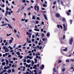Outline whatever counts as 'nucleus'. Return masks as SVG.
Instances as JSON below:
<instances>
[{
  "instance_id": "nucleus-38",
  "label": "nucleus",
  "mask_w": 74,
  "mask_h": 74,
  "mask_svg": "<svg viewBox=\"0 0 74 74\" xmlns=\"http://www.w3.org/2000/svg\"><path fill=\"white\" fill-rule=\"evenodd\" d=\"M31 10L30 8H27V10Z\"/></svg>"
},
{
  "instance_id": "nucleus-45",
  "label": "nucleus",
  "mask_w": 74,
  "mask_h": 74,
  "mask_svg": "<svg viewBox=\"0 0 74 74\" xmlns=\"http://www.w3.org/2000/svg\"><path fill=\"white\" fill-rule=\"evenodd\" d=\"M14 32L15 33H16L17 32V31H16V30H15V29H14Z\"/></svg>"
},
{
  "instance_id": "nucleus-14",
  "label": "nucleus",
  "mask_w": 74,
  "mask_h": 74,
  "mask_svg": "<svg viewBox=\"0 0 74 74\" xmlns=\"http://www.w3.org/2000/svg\"><path fill=\"white\" fill-rule=\"evenodd\" d=\"M66 14L67 15H68V16L70 15V13H69V12H68V11L66 12Z\"/></svg>"
},
{
  "instance_id": "nucleus-59",
  "label": "nucleus",
  "mask_w": 74,
  "mask_h": 74,
  "mask_svg": "<svg viewBox=\"0 0 74 74\" xmlns=\"http://www.w3.org/2000/svg\"><path fill=\"white\" fill-rule=\"evenodd\" d=\"M73 68H74V67H71L70 68V69H73Z\"/></svg>"
},
{
  "instance_id": "nucleus-4",
  "label": "nucleus",
  "mask_w": 74,
  "mask_h": 74,
  "mask_svg": "<svg viewBox=\"0 0 74 74\" xmlns=\"http://www.w3.org/2000/svg\"><path fill=\"white\" fill-rule=\"evenodd\" d=\"M44 65L42 64L41 66V67H40V70H42V69H44Z\"/></svg>"
},
{
  "instance_id": "nucleus-3",
  "label": "nucleus",
  "mask_w": 74,
  "mask_h": 74,
  "mask_svg": "<svg viewBox=\"0 0 74 74\" xmlns=\"http://www.w3.org/2000/svg\"><path fill=\"white\" fill-rule=\"evenodd\" d=\"M64 26V31H66V29H67V27H66V25H65V24H63Z\"/></svg>"
},
{
  "instance_id": "nucleus-21",
  "label": "nucleus",
  "mask_w": 74,
  "mask_h": 74,
  "mask_svg": "<svg viewBox=\"0 0 74 74\" xmlns=\"http://www.w3.org/2000/svg\"><path fill=\"white\" fill-rule=\"evenodd\" d=\"M34 67H33V69H37L36 68V67H37V65H35L34 66Z\"/></svg>"
},
{
  "instance_id": "nucleus-35",
  "label": "nucleus",
  "mask_w": 74,
  "mask_h": 74,
  "mask_svg": "<svg viewBox=\"0 0 74 74\" xmlns=\"http://www.w3.org/2000/svg\"><path fill=\"white\" fill-rule=\"evenodd\" d=\"M36 24H38L39 23L38 21H36Z\"/></svg>"
},
{
  "instance_id": "nucleus-46",
  "label": "nucleus",
  "mask_w": 74,
  "mask_h": 74,
  "mask_svg": "<svg viewBox=\"0 0 74 74\" xmlns=\"http://www.w3.org/2000/svg\"><path fill=\"white\" fill-rule=\"evenodd\" d=\"M21 45H19L18 46V48H21Z\"/></svg>"
},
{
  "instance_id": "nucleus-15",
  "label": "nucleus",
  "mask_w": 74,
  "mask_h": 74,
  "mask_svg": "<svg viewBox=\"0 0 74 74\" xmlns=\"http://www.w3.org/2000/svg\"><path fill=\"white\" fill-rule=\"evenodd\" d=\"M37 11L38 12V11H39V7H38V6H37Z\"/></svg>"
},
{
  "instance_id": "nucleus-24",
  "label": "nucleus",
  "mask_w": 74,
  "mask_h": 74,
  "mask_svg": "<svg viewBox=\"0 0 74 74\" xmlns=\"http://www.w3.org/2000/svg\"><path fill=\"white\" fill-rule=\"evenodd\" d=\"M6 25H7V24L5 23L4 24H2L1 26H6Z\"/></svg>"
},
{
  "instance_id": "nucleus-44",
  "label": "nucleus",
  "mask_w": 74,
  "mask_h": 74,
  "mask_svg": "<svg viewBox=\"0 0 74 74\" xmlns=\"http://www.w3.org/2000/svg\"><path fill=\"white\" fill-rule=\"evenodd\" d=\"M8 15H11V12H8Z\"/></svg>"
},
{
  "instance_id": "nucleus-51",
  "label": "nucleus",
  "mask_w": 74,
  "mask_h": 74,
  "mask_svg": "<svg viewBox=\"0 0 74 74\" xmlns=\"http://www.w3.org/2000/svg\"><path fill=\"white\" fill-rule=\"evenodd\" d=\"M29 57H30V56H27V59H29Z\"/></svg>"
},
{
  "instance_id": "nucleus-56",
  "label": "nucleus",
  "mask_w": 74,
  "mask_h": 74,
  "mask_svg": "<svg viewBox=\"0 0 74 74\" xmlns=\"http://www.w3.org/2000/svg\"><path fill=\"white\" fill-rule=\"evenodd\" d=\"M32 42H33L34 41V39H32Z\"/></svg>"
},
{
  "instance_id": "nucleus-23",
  "label": "nucleus",
  "mask_w": 74,
  "mask_h": 74,
  "mask_svg": "<svg viewBox=\"0 0 74 74\" xmlns=\"http://www.w3.org/2000/svg\"><path fill=\"white\" fill-rule=\"evenodd\" d=\"M35 31H37L38 32H39V31H40V30H39V29H35Z\"/></svg>"
},
{
  "instance_id": "nucleus-26",
  "label": "nucleus",
  "mask_w": 74,
  "mask_h": 74,
  "mask_svg": "<svg viewBox=\"0 0 74 74\" xmlns=\"http://www.w3.org/2000/svg\"><path fill=\"white\" fill-rule=\"evenodd\" d=\"M2 64L3 66H5V62H3L2 63Z\"/></svg>"
},
{
  "instance_id": "nucleus-53",
  "label": "nucleus",
  "mask_w": 74,
  "mask_h": 74,
  "mask_svg": "<svg viewBox=\"0 0 74 74\" xmlns=\"http://www.w3.org/2000/svg\"><path fill=\"white\" fill-rule=\"evenodd\" d=\"M25 19H22L21 21H25Z\"/></svg>"
},
{
  "instance_id": "nucleus-13",
  "label": "nucleus",
  "mask_w": 74,
  "mask_h": 74,
  "mask_svg": "<svg viewBox=\"0 0 74 74\" xmlns=\"http://www.w3.org/2000/svg\"><path fill=\"white\" fill-rule=\"evenodd\" d=\"M9 51V50L7 48H6V49L5 50V52H8Z\"/></svg>"
},
{
  "instance_id": "nucleus-39",
  "label": "nucleus",
  "mask_w": 74,
  "mask_h": 74,
  "mask_svg": "<svg viewBox=\"0 0 74 74\" xmlns=\"http://www.w3.org/2000/svg\"><path fill=\"white\" fill-rule=\"evenodd\" d=\"M71 61L72 62H74V59H71Z\"/></svg>"
},
{
  "instance_id": "nucleus-29",
  "label": "nucleus",
  "mask_w": 74,
  "mask_h": 74,
  "mask_svg": "<svg viewBox=\"0 0 74 74\" xmlns=\"http://www.w3.org/2000/svg\"><path fill=\"white\" fill-rule=\"evenodd\" d=\"M5 19L6 21H7L8 22V19L6 18H5Z\"/></svg>"
},
{
  "instance_id": "nucleus-43",
  "label": "nucleus",
  "mask_w": 74,
  "mask_h": 74,
  "mask_svg": "<svg viewBox=\"0 0 74 74\" xmlns=\"http://www.w3.org/2000/svg\"><path fill=\"white\" fill-rule=\"evenodd\" d=\"M29 59H32V56H29Z\"/></svg>"
},
{
  "instance_id": "nucleus-2",
  "label": "nucleus",
  "mask_w": 74,
  "mask_h": 74,
  "mask_svg": "<svg viewBox=\"0 0 74 74\" xmlns=\"http://www.w3.org/2000/svg\"><path fill=\"white\" fill-rule=\"evenodd\" d=\"M26 33L27 35H28L29 36V38H31V36H32V34H31V33H29L28 32H27Z\"/></svg>"
},
{
  "instance_id": "nucleus-20",
  "label": "nucleus",
  "mask_w": 74,
  "mask_h": 74,
  "mask_svg": "<svg viewBox=\"0 0 74 74\" xmlns=\"http://www.w3.org/2000/svg\"><path fill=\"white\" fill-rule=\"evenodd\" d=\"M62 72H64V71H65V68H63L62 70Z\"/></svg>"
},
{
  "instance_id": "nucleus-58",
  "label": "nucleus",
  "mask_w": 74,
  "mask_h": 74,
  "mask_svg": "<svg viewBox=\"0 0 74 74\" xmlns=\"http://www.w3.org/2000/svg\"><path fill=\"white\" fill-rule=\"evenodd\" d=\"M34 73H36V72H37V71L36 70H34Z\"/></svg>"
},
{
  "instance_id": "nucleus-50",
  "label": "nucleus",
  "mask_w": 74,
  "mask_h": 74,
  "mask_svg": "<svg viewBox=\"0 0 74 74\" xmlns=\"http://www.w3.org/2000/svg\"><path fill=\"white\" fill-rule=\"evenodd\" d=\"M38 35V32L36 34V36H37Z\"/></svg>"
},
{
  "instance_id": "nucleus-47",
  "label": "nucleus",
  "mask_w": 74,
  "mask_h": 74,
  "mask_svg": "<svg viewBox=\"0 0 74 74\" xmlns=\"http://www.w3.org/2000/svg\"><path fill=\"white\" fill-rule=\"evenodd\" d=\"M8 58H10V57H11V55H9V56H8Z\"/></svg>"
},
{
  "instance_id": "nucleus-1",
  "label": "nucleus",
  "mask_w": 74,
  "mask_h": 74,
  "mask_svg": "<svg viewBox=\"0 0 74 74\" xmlns=\"http://www.w3.org/2000/svg\"><path fill=\"white\" fill-rule=\"evenodd\" d=\"M73 38H72L70 40L69 42V44L72 45V44H73Z\"/></svg>"
},
{
  "instance_id": "nucleus-64",
  "label": "nucleus",
  "mask_w": 74,
  "mask_h": 74,
  "mask_svg": "<svg viewBox=\"0 0 74 74\" xmlns=\"http://www.w3.org/2000/svg\"><path fill=\"white\" fill-rule=\"evenodd\" d=\"M10 63H13V62L12 61H10Z\"/></svg>"
},
{
  "instance_id": "nucleus-63",
  "label": "nucleus",
  "mask_w": 74,
  "mask_h": 74,
  "mask_svg": "<svg viewBox=\"0 0 74 74\" xmlns=\"http://www.w3.org/2000/svg\"><path fill=\"white\" fill-rule=\"evenodd\" d=\"M37 20H40V18L39 17H37Z\"/></svg>"
},
{
  "instance_id": "nucleus-37",
  "label": "nucleus",
  "mask_w": 74,
  "mask_h": 74,
  "mask_svg": "<svg viewBox=\"0 0 74 74\" xmlns=\"http://www.w3.org/2000/svg\"><path fill=\"white\" fill-rule=\"evenodd\" d=\"M69 60V59H67L66 61V62H69V60Z\"/></svg>"
},
{
  "instance_id": "nucleus-10",
  "label": "nucleus",
  "mask_w": 74,
  "mask_h": 74,
  "mask_svg": "<svg viewBox=\"0 0 74 74\" xmlns=\"http://www.w3.org/2000/svg\"><path fill=\"white\" fill-rule=\"evenodd\" d=\"M8 25L9 28H10V29H12V27H11V25H10V24H8Z\"/></svg>"
},
{
  "instance_id": "nucleus-8",
  "label": "nucleus",
  "mask_w": 74,
  "mask_h": 74,
  "mask_svg": "<svg viewBox=\"0 0 74 74\" xmlns=\"http://www.w3.org/2000/svg\"><path fill=\"white\" fill-rule=\"evenodd\" d=\"M8 14V10L6 11V12L5 13V16H7V15Z\"/></svg>"
},
{
  "instance_id": "nucleus-22",
  "label": "nucleus",
  "mask_w": 74,
  "mask_h": 74,
  "mask_svg": "<svg viewBox=\"0 0 74 74\" xmlns=\"http://www.w3.org/2000/svg\"><path fill=\"white\" fill-rule=\"evenodd\" d=\"M49 36H50V34H49V33H47V37H49Z\"/></svg>"
},
{
  "instance_id": "nucleus-48",
  "label": "nucleus",
  "mask_w": 74,
  "mask_h": 74,
  "mask_svg": "<svg viewBox=\"0 0 74 74\" xmlns=\"http://www.w3.org/2000/svg\"><path fill=\"white\" fill-rule=\"evenodd\" d=\"M14 71H15V70H14V69H12V72H13V73H14Z\"/></svg>"
},
{
  "instance_id": "nucleus-27",
  "label": "nucleus",
  "mask_w": 74,
  "mask_h": 74,
  "mask_svg": "<svg viewBox=\"0 0 74 74\" xmlns=\"http://www.w3.org/2000/svg\"><path fill=\"white\" fill-rule=\"evenodd\" d=\"M67 48H65L64 49H63V51H67Z\"/></svg>"
},
{
  "instance_id": "nucleus-57",
  "label": "nucleus",
  "mask_w": 74,
  "mask_h": 74,
  "mask_svg": "<svg viewBox=\"0 0 74 74\" xmlns=\"http://www.w3.org/2000/svg\"><path fill=\"white\" fill-rule=\"evenodd\" d=\"M3 72H4V73H5V72H6V71H7V70H4L3 71Z\"/></svg>"
},
{
  "instance_id": "nucleus-36",
  "label": "nucleus",
  "mask_w": 74,
  "mask_h": 74,
  "mask_svg": "<svg viewBox=\"0 0 74 74\" xmlns=\"http://www.w3.org/2000/svg\"><path fill=\"white\" fill-rule=\"evenodd\" d=\"M23 2V3H26V1L25 0H23L22 1Z\"/></svg>"
},
{
  "instance_id": "nucleus-11",
  "label": "nucleus",
  "mask_w": 74,
  "mask_h": 74,
  "mask_svg": "<svg viewBox=\"0 0 74 74\" xmlns=\"http://www.w3.org/2000/svg\"><path fill=\"white\" fill-rule=\"evenodd\" d=\"M32 19H36V16H34L33 15Z\"/></svg>"
},
{
  "instance_id": "nucleus-18",
  "label": "nucleus",
  "mask_w": 74,
  "mask_h": 74,
  "mask_svg": "<svg viewBox=\"0 0 74 74\" xmlns=\"http://www.w3.org/2000/svg\"><path fill=\"white\" fill-rule=\"evenodd\" d=\"M16 54H17V55H20V53H19V51H18L16 53Z\"/></svg>"
},
{
  "instance_id": "nucleus-60",
  "label": "nucleus",
  "mask_w": 74,
  "mask_h": 74,
  "mask_svg": "<svg viewBox=\"0 0 74 74\" xmlns=\"http://www.w3.org/2000/svg\"><path fill=\"white\" fill-rule=\"evenodd\" d=\"M31 15V13H30V12H29L28 14V15Z\"/></svg>"
},
{
  "instance_id": "nucleus-62",
  "label": "nucleus",
  "mask_w": 74,
  "mask_h": 74,
  "mask_svg": "<svg viewBox=\"0 0 74 74\" xmlns=\"http://www.w3.org/2000/svg\"><path fill=\"white\" fill-rule=\"evenodd\" d=\"M24 62H26V60H25V59H24Z\"/></svg>"
},
{
  "instance_id": "nucleus-52",
  "label": "nucleus",
  "mask_w": 74,
  "mask_h": 74,
  "mask_svg": "<svg viewBox=\"0 0 74 74\" xmlns=\"http://www.w3.org/2000/svg\"><path fill=\"white\" fill-rule=\"evenodd\" d=\"M43 7H45V6H46V5H45V4H43Z\"/></svg>"
},
{
  "instance_id": "nucleus-32",
  "label": "nucleus",
  "mask_w": 74,
  "mask_h": 74,
  "mask_svg": "<svg viewBox=\"0 0 74 74\" xmlns=\"http://www.w3.org/2000/svg\"><path fill=\"white\" fill-rule=\"evenodd\" d=\"M70 22H71V24H72V22H73V20H70Z\"/></svg>"
},
{
  "instance_id": "nucleus-6",
  "label": "nucleus",
  "mask_w": 74,
  "mask_h": 74,
  "mask_svg": "<svg viewBox=\"0 0 74 74\" xmlns=\"http://www.w3.org/2000/svg\"><path fill=\"white\" fill-rule=\"evenodd\" d=\"M12 40H14V38H12V39H11L9 40V43L10 44H11L12 42Z\"/></svg>"
},
{
  "instance_id": "nucleus-31",
  "label": "nucleus",
  "mask_w": 74,
  "mask_h": 74,
  "mask_svg": "<svg viewBox=\"0 0 74 74\" xmlns=\"http://www.w3.org/2000/svg\"><path fill=\"white\" fill-rule=\"evenodd\" d=\"M4 61V59H2L1 60V62H3Z\"/></svg>"
},
{
  "instance_id": "nucleus-55",
  "label": "nucleus",
  "mask_w": 74,
  "mask_h": 74,
  "mask_svg": "<svg viewBox=\"0 0 74 74\" xmlns=\"http://www.w3.org/2000/svg\"><path fill=\"white\" fill-rule=\"evenodd\" d=\"M42 49V47H39V49L41 50V49Z\"/></svg>"
},
{
  "instance_id": "nucleus-17",
  "label": "nucleus",
  "mask_w": 74,
  "mask_h": 74,
  "mask_svg": "<svg viewBox=\"0 0 74 74\" xmlns=\"http://www.w3.org/2000/svg\"><path fill=\"white\" fill-rule=\"evenodd\" d=\"M27 62L28 63H30V61L29 60H27Z\"/></svg>"
},
{
  "instance_id": "nucleus-33",
  "label": "nucleus",
  "mask_w": 74,
  "mask_h": 74,
  "mask_svg": "<svg viewBox=\"0 0 74 74\" xmlns=\"http://www.w3.org/2000/svg\"><path fill=\"white\" fill-rule=\"evenodd\" d=\"M44 36V34L42 33V37H43Z\"/></svg>"
},
{
  "instance_id": "nucleus-30",
  "label": "nucleus",
  "mask_w": 74,
  "mask_h": 74,
  "mask_svg": "<svg viewBox=\"0 0 74 74\" xmlns=\"http://www.w3.org/2000/svg\"><path fill=\"white\" fill-rule=\"evenodd\" d=\"M12 34V33L10 34H7V36H11V35Z\"/></svg>"
},
{
  "instance_id": "nucleus-7",
  "label": "nucleus",
  "mask_w": 74,
  "mask_h": 74,
  "mask_svg": "<svg viewBox=\"0 0 74 74\" xmlns=\"http://www.w3.org/2000/svg\"><path fill=\"white\" fill-rule=\"evenodd\" d=\"M44 15L45 19V20H48V18H47V16H46V15L45 14H44Z\"/></svg>"
},
{
  "instance_id": "nucleus-54",
  "label": "nucleus",
  "mask_w": 74,
  "mask_h": 74,
  "mask_svg": "<svg viewBox=\"0 0 74 74\" xmlns=\"http://www.w3.org/2000/svg\"><path fill=\"white\" fill-rule=\"evenodd\" d=\"M53 4L55 5V4H56V1H55L53 3Z\"/></svg>"
},
{
  "instance_id": "nucleus-9",
  "label": "nucleus",
  "mask_w": 74,
  "mask_h": 74,
  "mask_svg": "<svg viewBox=\"0 0 74 74\" xmlns=\"http://www.w3.org/2000/svg\"><path fill=\"white\" fill-rule=\"evenodd\" d=\"M53 71H54V73H56V72H57V71L56 70V68H54L53 69Z\"/></svg>"
},
{
  "instance_id": "nucleus-16",
  "label": "nucleus",
  "mask_w": 74,
  "mask_h": 74,
  "mask_svg": "<svg viewBox=\"0 0 74 74\" xmlns=\"http://www.w3.org/2000/svg\"><path fill=\"white\" fill-rule=\"evenodd\" d=\"M36 8H37V5H36L35 6H34V10H35L36 11L37 10Z\"/></svg>"
},
{
  "instance_id": "nucleus-12",
  "label": "nucleus",
  "mask_w": 74,
  "mask_h": 74,
  "mask_svg": "<svg viewBox=\"0 0 74 74\" xmlns=\"http://www.w3.org/2000/svg\"><path fill=\"white\" fill-rule=\"evenodd\" d=\"M7 72L8 73H11V69H9Z\"/></svg>"
},
{
  "instance_id": "nucleus-28",
  "label": "nucleus",
  "mask_w": 74,
  "mask_h": 74,
  "mask_svg": "<svg viewBox=\"0 0 74 74\" xmlns=\"http://www.w3.org/2000/svg\"><path fill=\"white\" fill-rule=\"evenodd\" d=\"M65 35H63V37L62 38L63 39H65Z\"/></svg>"
},
{
  "instance_id": "nucleus-41",
  "label": "nucleus",
  "mask_w": 74,
  "mask_h": 74,
  "mask_svg": "<svg viewBox=\"0 0 74 74\" xmlns=\"http://www.w3.org/2000/svg\"><path fill=\"white\" fill-rule=\"evenodd\" d=\"M58 63H61V62H62V61L61 60H59L58 61Z\"/></svg>"
},
{
  "instance_id": "nucleus-40",
  "label": "nucleus",
  "mask_w": 74,
  "mask_h": 74,
  "mask_svg": "<svg viewBox=\"0 0 74 74\" xmlns=\"http://www.w3.org/2000/svg\"><path fill=\"white\" fill-rule=\"evenodd\" d=\"M57 27L58 28H60V25H57Z\"/></svg>"
},
{
  "instance_id": "nucleus-5",
  "label": "nucleus",
  "mask_w": 74,
  "mask_h": 74,
  "mask_svg": "<svg viewBox=\"0 0 74 74\" xmlns=\"http://www.w3.org/2000/svg\"><path fill=\"white\" fill-rule=\"evenodd\" d=\"M60 15L59 13H57L56 14V16L57 18H59V17H60Z\"/></svg>"
},
{
  "instance_id": "nucleus-49",
  "label": "nucleus",
  "mask_w": 74,
  "mask_h": 74,
  "mask_svg": "<svg viewBox=\"0 0 74 74\" xmlns=\"http://www.w3.org/2000/svg\"><path fill=\"white\" fill-rule=\"evenodd\" d=\"M34 37H35V36L34 35H33L32 36V38H34Z\"/></svg>"
},
{
  "instance_id": "nucleus-42",
  "label": "nucleus",
  "mask_w": 74,
  "mask_h": 74,
  "mask_svg": "<svg viewBox=\"0 0 74 74\" xmlns=\"http://www.w3.org/2000/svg\"><path fill=\"white\" fill-rule=\"evenodd\" d=\"M28 20H27V19H26L25 21V22H26V23H27L28 21Z\"/></svg>"
},
{
  "instance_id": "nucleus-25",
  "label": "nucleus",
  "mask_w": 74,
  "mask_h": 74,
  "mask_svg": "<svg viewBox=\"0 0 74 74\" xmlns=\"http://www.w3.org/2000/svg\"><path fill=\"white\" fill-rule=\"evenodd\" d=\"M6 64H8V60H6Z\"/></svg>"
},
{
  "instance_id": "nucleus-61",
  "label": "nucleus",
  "mask_w": 74,
  "mask_h": 74,
  "mask_svg": "<svg viewBox=\"0 0 74 74\" xmlns=\"http://www.w3.org/2000/svg\"><path fill=\"white\" fill-rule=\"evenodd\" d=\"M7 67H4V69H5V70L6 69H7Z\"/></svg>"
},
{
  "instance_id": "nucleus-34",
  "label": "nucleus",
  "mask_w": 74,
  "mask_h": 74,
  "mask_svg": "<svg viewBox=\"0 0 74 74\" xmlns=\"http://www.w3.org/2000/svg\"><path fill=\"white\" fill-rule=\"evenodd\" d=\"M60 28H61L62 29L63 28V27H62V26L61 25H60Z\"/></svg>"
},
{
  "instance_id": "nucleus-19",
  "label": "nucleus",
  "mask_w": 74,
  "mask_h": 74,
  "mask_svg": "<svg viewBox=\"0 0 74 74\" xmlns=\"http://www.w3.org/2000/svg\"><path fill=\"white\" fill-rule=\"evenodd\" d=\"M62 21H63V22H65V21H66V19H65V18H62Z\"/></svg>"
}]
</instances>
